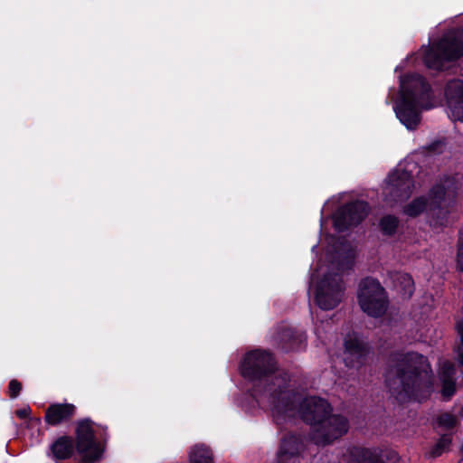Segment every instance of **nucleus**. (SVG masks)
I'll return each instance as SVG.
<instances>
[{
	"instance_id": "obj_17",
	"label": "nucleus",
	"mask_w": 463,
	"mask_h": 463,
	"mask_svg": "<svg viewBox=\"0 0 463 463\" xmlns=\"http://www.w3.org/2000/svg\"><path fill=\"white\" fill-rule=\"evenodd\" d=\"M400 227V220L394 214H384L378 222V228L383 236L393 237Z\"/></svg>"
},
{
	"instance_id": "obj_6",
	"label": "nucleus",
	"mask_w": 463,
	"mask_h": 463,
	"mask_svg": "<svg viewBox=\"0 0 463 463\" xmlns=\"http://www.w3.org/2000/svg\"><path fill=\"white\" fill-rule=\"evenodd\" d=\"M463 56V30L451 37H443L430 46L423 56L428 69L444 71L445 63Z\"/></svg>"
},
{
	"instance_id": "obj_22",
	"label": "nucleus",
	"mask_w": 463,
	"mask_h": 463,
	"mask_svg": "<svg viewBox=\"0 0 463 463\" xmlns=\"http://www.w3.org/2000/svg\"><path fill=\"white\" fill-rule=\"evenodd\" d=\"M452 441V438L450 434H443L437 440L435 445L430 450V457L432 458H436L442 455V453L447 450Z\"/></svg>"
},
{
	"instance_id": "obj_27",
	"label": "nucleus",
	"mask_w": 463,
	"mask_h": 463,
	"mask_svg": "<svg viewBox=\"0 0 463 463\" xmlns=\"http://www.w3.org/2000/svg\"><path fill=\"white\" fill-rule=\"evenodd\" d=\"M22 383L16 380L13 379L8 383V394L11 399H15L20 395L22 391Z\"/></svg>"
},
{
	"instance_id": "obj_25",
	"label": "nucleus",
	"mask_w": 463,
	"mask_h": 463,
	"mask_svg": "<svg viewBox=\"0 0 463 463\" xmlns=\"http://www.w3.org/2000/svg\"><path fill=\"white\" fill-rule=\"evenodd\" d=\"M456 371L454 365L449 362H445L440 369L439 379L443 381H456L455 376Z\"/></svg>"
},
{
	"instance_id": "obj_13",
	"label": "nucleus",
	"mask_w": 463,
	"mask_h": 463,
	"mask_svg": "<svg viewBox=\"0 0 463 463\" xmlns=\"http://www.w3.org/2000/svg\"><path fill=\"white\" fill-rule=\"evenodd\" d=\"M303 441L299 435L288 433L281 439L277 463H300Z\"/></svg>"
},
{
	"instance_id": "obj_28",
	"label": "nucleus",
	"mask_w": 463,
	"mask_h": 463,
	"mask_svg": "<svg viewBox=\"0 0 463 463\" xmlns=\"http://www.w3.org/2000/svg\"><path fill=\"white\" fill-rule=\"evenodd\" d=\"M457 267L463 272V237H459L457 249Z\"/></svg>"
},
{
	"instance_id": "obj_9",
	"label": "nucleus",
	"mask_w": 463,
	"mask_h": 463,
	"mask_svg": "<svg viewBox=\"0 0 463 463\" xmlns=\"http://www.w3.org/2000/svg\"><path fill=\"white\" fill-rule=\"evenodd\" d=\"M369 203L363 200L347 202L333 214V227L337 232H345L357 227L367 217Z\"/></svg>"
},
{
	"instance_id": "obj_2",
	"label": "nucleus",
	"mask_w": 463,
	"mask_h": 463,
	"mask_svg": "<svg viewBox=\"0 0 463 463\" xmlns=\"http://www.w3.org/2000/svg\"><path fill=\"white\" fill-rule=\"evenodd\" d=\"M385 383L400 402L427 401L434 388L433 372L428 357L415 351L391 353Z\"/></svg>"
},
{
	"instance_id": "obj_8",
	"label": "nucleus",
	"mask_w": 463,
	"mask_h": 463,
	"mask_svg": "<svg viewBox=\"0 0 463 463\" xmlns=\"http://www.w3.org/2000/svg\"><path fill=\"white\" fill-rule=\"evenodd\" d=\"M345 291L343 278L338 273H326L317 285L315 302L323 310L334 309Z\"/></svg>"
},
{
	"instance_id": "obj_30",
	"label": "nucleus",
	"mask_w": 463,
	"mask_h": 463,
	"mask_svg": "<svg viewBox=\"0 0 463 463\" xmlns=\"http://www.w3.org/2000/svg\"><path fill=\"white\" fill-rule=\"evenodd\" d=\"M42 425V419L40 417H31L27 420L26 428L40 427Z\"/></svg>"
},
{
	"instance_id": "obj_32",
	"label": "nucleus",
	"mask_w": 463,
	"mask_h": 463,
	"mask_svg": "<svg viewBox=\"0 0 463 463\" xmlns=\"http://www.w3.org/2000/svg\"><path fill=\"white\" fill-rule=\"evenodd\" d=\"M458 360L460 364V366L463 368V346H458Z\"/></svg>"
},
{
	"instance_id": "obj_19",
	"label": "nucleus",
	"mask_w": 463,
	"mask_h": 463,
	"mask_svg": "<svg viewBox=\"0 0 463 463\" xmlns=\"http://www.w3.org/2000/svg\"><path fill=\"white\" fill-rule=\"evenodd\" d=\"M447 193L448 188L441 183H437L430 188L428 197L432 210L439 211L441 209V205L446 200Z\"/></svg>"
},
{
	"instance_id": "obj_14",
	"label": "nucleus",
	"mask_w": 463,
	"mask_h": 463,
	"mask_svg": "<svg viewBox=\"0 0 463 463\" xmlns=\"http://www.w3.org/2000/svg\"><path fill=\"white\" fill-rule=\"evenodd\" d=\"M77 407L69 402H55L50 404L45 410L44 422L51 427H57L69 423L76 415Z\"/></svg>"
},
{
	"instance_id": "obj_16",
	"label": "nucleus",
	"mask_w": 463,
	"mask_h": 463,
	"mask_svg": "<svg viewBox=\"0 0 463 463\" xmlns=\"http://www.w3.org/2000/svg\"><path fill=\"white\" fill-rule=\"evenodd\" d=\"M348 463H383V459L371 449L353 447L349 451Z\"/></svg>"
},
{
	"instance_id": "obj_10",
	"label": "nucleus",
	"mask_w": 463,
	"mask_h": 463,
	"mask_svg": "<svg viewBox=\"0 0 463 463\" xmlns=\"http://www.w3.org/2000/svg\"><path fill=\"white\" fill-rule=\"evenodd\" d=\"M372 354V346L357 334H348L343 343V362L349 369L359 370L364 367Z\"/></svg>"
},
{
	"instance_id": "obj_18",
	"label": "nucleus",
	"mask_w": 463,
	"mask_h": 463,
	"mask_svg": "<svg viewBox=\"0 0 463 463\" xmlns=\"http://www.w3.org/2000/svg\"><path fill=\"white\" fill-rule=\"evenodd\" d=\"M429 200L424 195L413 198L403 208V213L411 218H417L429 209Z\"/></svg>"
},
{
	"instance_id": "obj_20",
	"label": "nucleus",
	"mask_w": 463,
	"mask_h": 463,
	"mask_svg": "<svg viewBox=\"0 0 463 463\" xmlns=\"http://www.w3.org/2000/svg\"><path fill=\"white\" fill-rule=\"evenodd\" d=\"M190 463H214L212 449L203 445L194 446L189 453Z\"/></svg>"
},
{
	"instance_id": "obj_1",
	"label": "nucleus",
	"mask_w": 463,
	"mask_h": 463,
	"mask_svg": "<svg viewBox=\"0 0 463 463\" xmlns=\"http://www.w3.org/2000/svg\"><path fill=\"white\" fill-rule=\"evenodd\" d=\"M240 373L252 383L250 394L258 404L265 399L269 401L277 423L297 411V392L289 389L287 373H278V363L270 351L247 352L241 362Z\"/></svg>"
},
{
	"instance_id": "obj_24",
	"label": "nucleus",
	"mask_w": 463,
	"mask_h": 463,
	"mask_svg": "<svg viewBox=\"0 0 463 463\" xmlns=\"http://www.w3.org/2000/svg\"><path fill=\"white\" fill-rule=\"evenodd\" d=\"M441 383L440 393L443 401L449 402L456 393V381H443Z\"/></svg>"
},
{
	"instance_id": "obj_21",
	"label": "nucleus",
	"mask_w": 463,
	"mask_h": 463,
	"mask_svg": "<svg viewBox=\"0 0 463 463\" xmlns=\"http://www.w3.org/2000/svg\"><path fill=\"white\" fill-rule=\"evenodd\" d=\"M399 284L401 288V294L403 298L409 299L412 297L415 286L412 277L408 273H403L400 275Z\"/></svg>"
},
{
	"instance_id": "obj_29",
	"label": "nucleus",
	"mask_w": 463,
	"mask_h": 463,
	"mask_svg": "<svg viewBox=\"0 0 463 463\" xmlns=\"http://www.w3.org/2000/svg\"><path fill=\"white\" fill-rule=\"evenodd\" d=\"M31 408L29 406L15 411V415L20 419L29 420L31 414Z\"/></svg>"
},
{
	"instance_id": "obj_12",
	"label": "nucleus",
	"mask_w": 463,
	"mask_h": 463,
	"mask_svg": "<svg viewBox=\"0 0 463 463\" xmlns=\"http://www.w3.org/2000/svg\"><path fill=\"white\" fill-rule=\"evenodd\" d=\"M444 95L453 119L463 122V80H449L444 89Z\"/></svg>"
},
{
	"instance_id": "obj_23",
	"label": "nucleus",
	"mask_w": 463,
	"mask_h": 463,
	"mask_svg": "<svg viewBox=\"0 0 463 463\" xmlns=\"http://www.w3.org/2000/svg\"><path fill=\"white\" fill-rule=\"evenodd\" d=\"M428 210L430 212L431 221L433 222L435 226L441 227L445 225L448 218V213L444 212L442 205L439 211L432 210L430 205L429 206Z\"/></svg>"
},
{
	"instance_id": "obj_7",
	"label": "nucleus",
	"mask_w": 463,
	"mask_h": 463,
	"mask_svg": "<svg viewBox=\"0 0 463 463\" xmlns=\"http://www.w3.org/2000/svg\"><path fill=\"white\" fill-rule=\"evenodd\" d=\"M357 300L363 312L374 318L383 316L389 304L384 288L377 279L370 276L359 282Z\"/></svg>"
},
{
	"instance_id": "obj_35",
	"label": "nucleus",
	"mask_w": 463,
	"mask_h": 463,
	"mask_svg": "<svg viewBox=\"0 0 463 463\" xmlns=\"http://www.w3.org/2000/svg\"><path fill=\"white\" fill-rule=\"evenodd\" d=\"M458 463H463V458H460Z\"/></svg>"
},
{
	"instance_id": "obj_11",
	"label": "nucleus",
	"mask_w": 463,
	"mask_h": 463,
	"mask_svg": "<svg viewBox=\"0 0 463 463\" xmlns=\"http://www.w3.org/2000/svg\"><path fill=\"white\" fill-rule=\"evenodd\" d=\"M387 196L394 203L407 200L413 192L414 183L411 173L395 170L388 175Z\"/></svg>"
},
{
	"instance_id": "obj_26",
	"label": "nucleus",
	"mask_w": 463,
	"mask_h": 463,
	"mask_svg": "<svg viewBox=\"0 0 463 463\" xmlns=\"http://www.w3.org/2000/svg\"><path fill=\"white\" fill-rule=\"evenodd\" d=\"M438 423L441 427L452 429L456 426L457 420L454 415H452L451 413L445 412L439 416Z\"/></svg>"
},
{
	"instance_id": "obj_33",
	"label": "nucleus",
	"mask_w": 463,
	"mask_h": 463,
	"mask_svg": "<svg viewBox=\"0 0 463 463\" xmlns=\"http://www.w3.org/2000/svg\"><path fill=\"white\" fill-rule=\"evenodd\" d=\"M439 146V142H433L428 146V150L430 152L436 151L437 146Z\"/></svg>"
},
{
	"instance_id": "obj_3",
	"label": "nucleus",
	"mask_w": 463,
	"mask_h": 463,
	"mask_svg": "<svg viewBox=\"0 0 463 463\" xmlns=\"http://www.w3.org/2000/svg\"><path fill=\"white\" fill-rule=\"evenodd\" d=\"M109 438L107 426L85 418L76 422L75 439L61 436L52 443L50 449L55 461L70 459L76 451L81 463H96L102 458Z\"/></svg>"
},
{
	"instance_id": "obj_31",
	"label": "nucleus",
	"mask_w": 463,
	"mask_h": 463,
	"mask_svg": "<svg viewBox=\"0 0 463 463\" xmlns=\"http://www.w3.org/2000/svg\"><path fill=\"white\" fill-rule=\"evenodd\" d=\"M456 329L460 336V341L463 345V318L457 323Z\"/></svg>"
},
{
	"instance_id": "obj_34",
	"label": "nucleus",
	"mask_w": 463,
	"mask_h": 463,
	"mask_svg": "<svg viewBox=\"0 0 463 463\" xmlns=\"http://www.w3.org/2000/svg\"><path fill=\"white\" fill-rule=\"evenodd\" d=\"M460 451H461V453H463V442H462V445H461V448H460Z\"/></svg>"
},
{
	"instance_id": "obj_5",
	"label": "nucleus",
	"mask_w": 463,
	"mask_h": 463,
	"mask_svg": "<svg viewBox=\"0 0 463 463\" xmlns=\"http://www.w3.org/2000/svg\"><path fill=\"white\" fill-rule=\"evenodd\" d=\"M434 93L427 80L420 74H408L401 80L399 98L393 106L397 118L413 130L421 120V109L433 108Z\"/></svg>"
},
{
	"instance_id": "obj_4",
	"label": "nucleus",
	"mask_w": 463,
	"mask_h": 463,
	"mask_svg": "<svg viewBox=\"0 0 463 463\" xmlns=\"http://www.w3.org/2000/svg\"><path fill=\"white\" fill-rule=\"evenodd\" d=\"M298 411L302 420L312 427V439L318 446L330 445L348 432V419L334 414L332 405L326 399L306 397Z\"/></svg>"
},
{
	"instance_id": "obj_15",
	"label": "nucleus",
	"mask_w": 463,
	"mask_h": 463,
	"mask_svg": "<svg viewBox=\"0 0 463 463\" xmlns=\"http://www.w3.org/2000/svg\"><path fill=\"white\" fill-rule=\"evenodd\" d=\"M306 340V336L291 327H281L277 334L278 345L284 352L298 351Z\"/></svg>"
}]
</instances>
